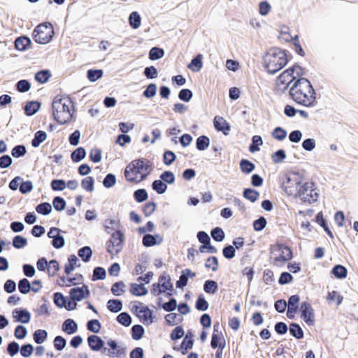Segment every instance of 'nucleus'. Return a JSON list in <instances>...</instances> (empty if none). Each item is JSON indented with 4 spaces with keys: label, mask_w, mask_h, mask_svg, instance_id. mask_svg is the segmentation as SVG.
Here are the masks:
<instances>
[{
    "label": "nucleus",
    "mask_w": 358,
    "mask_h": 358,
    "mask_svg": "<svg viewBox=\"0 0 358 358\" xmlns=\"http://www.w3.org/2000/svg\"><path fill=\"white\" fill-rule=\"evenodd\" d=\"M160 179L164 182L168 184H173L175 182V176L172 171H165L159 176Z\"/></svg>",
    "instance_id": "774afa93"
},
{
    "label": "nucleus",
    "mask_w": 358,
    "mask_h": 358,
    "mask_svg": "<svg viewBox=\"0 0 358 358\" xmlns=\"http://www.w3.org/2000/svg\"><path fill=\"white\" fill-rule=\"evenodd\" d=\"M125 285L122 281L115 282L111 287V292L114 296H120L125 292Z\"/></svg>",
    "instance_id": "6e6d98bb"
},
{
    "label": "nucleus",
    "mask_w": 358,
    "mask_h": 358,
    "mask_svg": "<svg viewBox=\"0 0 358 358\" xmlns=\"http://www.w3.org/2000/svg\"><path fill=\"white\" fill-rule=\"evenodd\" d=\"M331 273L337 279H344L347 277L348 270L344 266L336 264L332 268Z\"/></svg>",
    "instance_id": "393cba45"
},
{
    "label": "nucleus",
    "mask_w": 358,
    "mask_h": 358,
    "mask_svg": "<svg viewBox=\"0 0 358 358\" xmlns=\"http://www.w3.org/2000/svg\"><path fill=\"white\" fill-rule=\"evenodd\" d=\"M129 291L132 295L136 296H145L148 292V289L142 283H131Z\"/></svg>",
    "instance_id": "5701e85b"
},
{
    "label": "nucleus",
    "mask_w": 358,
    "mask_h": 358,
    "mask_svg": "<svg viewBox=\"0 0 358 358\" xmlns=\"http://www.w3.org/2000/svg\"><path fill=\"white\" fill-rule=\"evenodd\" d=\"M202 58V55L198 54L192 59L188 68L194 72L200 71L203 66Z\"/></svg>",
    "instance_id": "cd10ccee"
},
{
    "label": "nucleus",
    "mask_w": 358,
    "mask_h": 358,
    "mask_svg": "<svg viewBox=\"0 0 358 358\" xmlns=\"http://www.w3.org/2000/svg\"><path fill=\"white\" fill-rule=\"evenodd\" d=\"M152 188L159 194H164L167 189V185L161 179L152 182Z\"/></svg>",
    "instance_id": "49530a36"
},
{
    "label": "nucleus",
    "mask_w": 358,
    "mask_h": 358,
    "mask_svg": "<svg viewBox=\"0 0 358 358\" xmlns=\"http://www.w3.org/2000/svg\"><path fill=\"white\" fill-rule=\"evenodd\" d=\"M62 329L68 334H73L77 331L78 325L73 319L69 318L63 322Z\"/></svg>",
    "instance_id": "b1692460"
},
{
    "label": "nucleus",
    "mask_w": 358,
    "mask_h": 358,
    "mask_svg": "<svg viewBox=\"0 0 358 358\" xmlns=\"http://www.w3.org/2000/svg\"><path fill=\"white\" fill-rule=\"evenodd\" d=\"M275 250L280 252L279 255L274 259V264L276 266H280L293 257L291 248L284 244L275 245Z\"/></svg>",
    "instance_id": "6e6552de"
},
{
    "label": "nucleus",
    "mask_w": 358,
    "mask_h": 358,
    "mask_svg": "<svg viewBox=\"0 0 358 358\" xmlns=\"http://www.w3.org/2000/svg\"><path fill=\"white\" fill-rule=\"evenodd\" d=\"M296 89H297L296 87H291L289 93L292 99L296 103L305 107H312L315 106L316 93L313 94L312 91L296 90Z\"/></svg>",
    "instance_id": "39448f33"
},
{
    "label": "nucleus",
    "mask_w": 358,
    "mask_h": 358,
    "mask_svg": "<svg viewBox=\"0 0 358 358\" xmlns=\"http://www.w3.org/2000/svg\"><path fill=\"white\" fill-rule=\"evenodd\" d=\"M69 264L65 265L64 271L68 275L75 269V266H80V264L77 265L79 262L78 257L75 255H71L68 258Z\"/></svg>",
    "instance_id": "f704fd0d"
},
{
    "label": "nucleus",
    "mask_w": 358,
    "mask_h": 358,
    "mask_svg": "<svg viewBox=\"0 0 358 358\" xmlns=\"http://www.w3.org/2000/svg\"><path fill=\"white\" fill-rule=\"evenodd\" d=\"M87 343L90 349L93 351H99L104 345V341L96 335H90L87 338Z\"/></svg>",
    "instance_id": "f3484780"
},
{
    "label": "nucleus",
    "mask_w": 358,
    "mask_h": 358,
    "mask_svg": "<svg viewBox=\"0 0 358 358\" xmlns=\"http://www.w3.org/2000/svg\"><path fill=\"white\" fill-rule=\"evenodd\" d=\"M32 35L36 43L47 44L53 37V26L50 22L41 23L34 28Z\"/></svg>",
    "instance_id": "20e7f679"
},
{
    "label": "nucleus",
    "mask_w": 358,
    "mask_h": 358,
    "mask_svg": "<svg viewBox=\"0 0 358 358\" xmlns=\"http://www.w3.org/2000/svg\"><path fill=\"white\" fill-rule=\"evenodd\" d=\"M163 237L159 234H145L142 239V244L146 248L160 245L163 242Z\"/></svg>",
    "instance_id": "ddd939ff"
},
{
    "label": "nucleus",
    "mask_w": 358,
    "mask_h": 358,
    "mask_svg": "<svg viewBox=\"0 0 358 358\" xmlns=\"http://www.w3.org/2000/svg\"><path fill=\"white\" fill-rule=\"evenodd\" d=\"M208 307L209 304L208 301L205 299L203 294H200L195 303L196 309L200 311H206L208 310Z\"/></svg>",
    "instance_id": "3c124183"
},
{
    "label": "nucleus",
    "mask_w": 358,
    "mask_h": 358,
    "mask_svg": "<svg viewBox=\"0 0 358 358\" xmlns=\"http://www.w3.org/2000/svg\"><path fill=\"white\" fill-rule=\"evenodd\" d=\"M290 334L296 339H301L304 336V332L301 326L295 322H292L289 327Z\"/></svg>",
    "instance_id": "a878e982"
},
{
    "label": "nucleus",
    "mask_w": 358,
    "mask_h": 358,
    "mask_svg": "<svg viewBox=\"0 0 358 358\" xmlns=\"http://www.w3.org/2000/svg\"><path fill=\"white\" fill-rule=\"evenodd\" d=\"M272 136L278 141H283L287 136V131L280 127H275L272 131Z\"/></svg>",
    "instance_id": "13d9d810"
},
{
    "label": "nucleus",
    "mask_w": 358,
    "mask_h": 358,
    "mask_svg": "<svg viewBox=\"0 0 358 358\" xmlns=\"http://www.w3.org/2000/svg\"><path fill=\"white\" fill-rule=\"evenodd\" d=\"M78 255L83 262H88L92 256V250L90 246H84L78 250Z\"/></svg>",
    "instance_id": "72a5a7b5"
},
{
    "label": "nucleus",
    "mask_w": 358,
    "mask_h": 358,
    "mask_svg": "<svg viewBox=\"0 0 358 358\" xmlns=\"http://www.w3.org/2000/svg\"><path fill=\"white\" fill-rule=\"evenodd\" d=\"M203 289L207 294H213L217 291L218 285L215 280H207L204 282Z\"/></svg>",
    "instance_id": "ea45409f"
},
{
    "label": "nucleus",
    "mask_w": 358,
    "mask_h": 358,
    "mask_svg": "<svg viewBox=\"0 0 358 358\" xmlns=\"http://www.w3.org/2000/svg\"><path fill=\"white\" fill-rule=\"evenodd\" d=\"M134 197L137 202L141 203L148 199V194L145 189H138L134 192Z\"/></svg>",
    "instance_id": "680f3d73"
},
{
    "label": "nucleus",
    "mask_w": 358,
    "mask_h": 358,
    "mask_svg": "<svg viewBox=\"0 0 358 358\" xmlns=\"http://www.w3.org/2000/svg\"><path fill=\"white\" fill-rule=\"evenodd\" d=\"M51 188L53 191H62L66 187V182L62 179H54L51 181Z\"/></svg>",
    "instance_id": "052dcab7"
},
{
    "label": "nucleus",
    "mask_w": 358,
    "mask_h": 358,
    "mask_svg": "<svg viewBox=\"0 0 358 358\" xmlns=\"http://www.w3.org/2000/svg\"><path fill=\"white\" fill-rule=\"evenodd\" d=\"M264 66L270 74H275L281 70L288 62L285 50L273 48L263 57Z\"/></svg>",
    "instance_id": "7ed1b4c3"
},
{
    "label": "nucleus",
    "mask_w": 358,
    "mask_h": 358,
    "mask_svg": "<svg viewBox=\"0 0 358 358\" xmlns=\"http://www.w3.org/2000/svg\"><path fill=\"white\" fill-rule=\"evenodd\" d=\"M47 138V134L42 130L37 131L34 134V138L31 140V145L34 148H38Z\"/></svg>",
    "instance_id": "473e14b6"
},
{
    "label": "nucleus",
    "mask_w": 358,
    "mask_h": 358,
    "mask_svg": "<svg viewBox=\"0 0 358 358\" xmlns=\"http://www.w3.org/2000/svg\"><path fill=\"white\" fill-rule=\"evenodd\" d=\"M159 283L162 288L164 289V291H170L172 292L173 290V285L171 282V278L169 275L163 274L159 277Z\"/></svg>",
    "instance_id": "bb28decb"
},
{
    "label": "nucleus",
    "mask_w": 358,
    "mask_h": 358,
    "mask_svg": "<svg viewBox=\"0 0 358 358\" xmlns=\"http://www.w3.org/2000/svg\"><path fill=\"white\" fill-rule=\"evenodd\" d=\"M103 71L101 69H90L87 71V77L91 82H95L103 76Z\"/></svg>",
    "instance_id": "09e8293b"
},
{
    "label": "nucleus",
    "mask_w": 358,
    "mask_h": 358,
    "mask_svg": "<svg viewBox=\"0 0 358 358\" xmlns=\"http://www.w3.org/2000/svg\"><path fill=\"white\" fill-rule=\"evenodd\" d=\"M117 322L124 327H129L131 325L132 318L130 315L127 312H122L119 314L116 318Z\"/></svg>",
    "instance_id": "37998d69"
},
{
    "label": "nucleus",
    "mask_w": 358,
    "mask_h": 358,
    "mask_svg": "<svg viewBox=\"0 0 358 358\" xmlns=\"http://www.w3.org/2000/svg\"><path fill=\"white\" fill-rule=\"evenodd\" d=\"M315 185L313 182H305L303 185L300 186L299 188L298 187L295 196H298L302 199V197H303V196H307L309 189H310V188L313 187Z\"/></svg>",
    "instance_id": "8fccbe9b"
},
{
    "label": "nucleus",
    "mask_w": 358,
    "mask_h": 358,
    "mask_svg": "<svg viewBox=\"0 0 358 358\" xmlns=\"http://www.w3.org/2000/svg\"><path fill=\"white\" fill-rule=\"evenodd\" d=\"M13 317L17 322L23 324L29 323L31 320L30 313L23 308H15L13 311Z\"/></svg>",
    "instance_id": "4468645a"
},
{
    "label": "nucleus",
    "mask_w": 358,
    "mask_h": 358,
    "mask_svg": "<svg viewBox=\"0 0 358 358\" xmlns=\"http://www.w3.org/2000/svg\"><path fill=\"white\" fill-rule=\"evenodd\" d=\"M145 332V329L142 325L135 324L131 327V337L134 340H140Z\"/></svg>",
    "instance_id": "79ce46f5"
},
{
    "label": "nucleus",
    "mask_w": 358,
    "mask_h": 358,
    "mask_svg": "<svg viewBox=\"0 0 358 358\" xmlns=\"http://www.w3.org/2000/svg\"><path fill=\"white\" fill-rule=\"evenodd\" d=\"M301 182L299 180V174L293 173L291 175H286L285 180L282 182L281 187L287 195H295L298 187Z\"/></svg>",
    "instance_id": "423d86ee"
},
{
    "label": "nucleus",
    "mask_w": 358,
    "mask_h": 358,
    "mask_svg": "<svg viewBox=\"0 0 358 358\" xmlns=\"http://www.w3.org/2000/svg\"><path fill=\"white\" fill-rule=\"evenodd\" d=\"M150 162L145 158L133 160L129 163L125 170L126 179L132 182H138L146 179L151 171Z\"/></svg>",
    "instance_id": "f03ea898"
},
{
    "label": "nucleus",
    "mask_w": 358,
    "mask_h": 358,
    "mask_svg": "<svg viewBox=\"0 0 358 358\" xmlns=\"http://www.w3.org/2000/svg\"><path fill=\"white\" fill-rule=\"evenodd\" d=\"M31 44V41L28 36H22L18 37L15 41V47L17 50L24 51Z\"/></svg>",
    "instance_id": "4be33fe9"
},
{
    "label": "nucleus",
    "mask_w": 358,
    "mask_h": 358,
    "mask_svg": "<svg viewBox=\"0 0 358 358\" xmlns=\"http://www.w3.org/2000/svg\"><path fill=\"white\" fill-rule=\"evenodd\" d=\"M301 317L303 321L309 326L315 324V313L312 306L306 302L303 301L300 307Z\"/></svg>",
    "instance_id": "1a4fd4ad"
},
{
    "label": "nucleus",
    "mask_w": 358,
    "mask_h": 358,
    "mask_svg": "<svg viewBox=\"0 0 358 358\" xmlns=\"http://www.w3.org/2000/svg\"><path fill=\"white\" fill-rule=\"evenodd\" d=\"M50 76L51 73L49 70H41L35 74V79L39 83L44 84L48 81Z\"/></svg>",
    "instance_id": "a19ab883"
},
{
    "label": "nucleus",
    "mask_w": 358,
    "mask_h": 358,
    "mask_svg": "<svg viewBox=\"0 0 358 358\" xmlns=\"http://www.w3.org/2000/svg\"><path fill=\"white\" fill-rule=\"evenodd\" d=\"M129 22L130 26L136 29L141 26V18L138 12L134 11L129 16Z\"/></svg>",
    "instance_id": "58836bf2"
},
{
    "label": "nucleus",
    "mask_w": 358,
    "mask_h": 358,
    "mask_svg": "<svg viewBox=\"0 0 358 358\" xmlns=\"http://www.w3.org/2000/svg\"><path fill=\"white\" fill-rule=\"evenodd\" d=\"M87 329L92 333L97 334L101 329V324L98 320H90L87 322Z\"/></svg>",
    "instance_id": "603ef678"
},
{
    "label": "nucleus",
    "mask_w": 358,
    "mask_h": 358,
    "mask_svg": "<svg viewBox=\"0 0 358 358\" xmlns=\"http://www.w3.org/2000/svg\"><path fill=\"white\" fill-rule=\"evenodd\" d=\"M210 145V138L205 135L200 136L196 140V148L199 151L206 150Z\"/></svg>",
    "instance_id": "c85d7f7f"
},
{
    "label": "nucleus",
    "mask_w": 358,
    "mask_h": 358,
    "mask_svg": "<svg viewBox=\"0 0 358 358\" xmlns=\"http://www.w3.org/2000/svg\"><path fill=\"white\" fill-rule=\"evenodd\" d=\"M86 157L85 149L83 147L77 148L71 154V158L74 162H80Z\"/></svg>",
    "instance_id": "2f4dec72"
},
{
    "label": "nucleus",
    "mask_w": 358,
    "mask_h": 358,
    "mask_svg": "<svg viewBox=\"0 0 358 358\" xmlns=\"http://www.w3.org/2000/svg\"><path fill=\"white\" fill-rule=\"evenodd\" d=\"M32 285H38V287L34 286L31 287L29 281L27 278H22L18 282L19 292L23 294H28L31 290L35 293H37L42 288V282L39 280H34L32 282Z\"/></svg>",
    "instance_id": "9d476101"
},
{
    "label": "nucleus",
    "mask_w": 358,
    "mask_h": 358,
    "mask_svg": "<svg viewBox=\"0 0 358 358\" xmlns=\"http://www.w3.org/2000/svg\"><path fill=\"white\" fill-rule=\"evenodd\" d=\"M318 194L315 191V189L313 187L310 188L309 189L308 193L307 194V196H303L302 197V201L304 202H308L309 203H311L313 202H315L317 200Z\"/></svg>",
    "instance_id": "338daca9"
},
{
    "label": "nucleus",
    "mask_w": 358,
    "mask_h": 358,
    "mask_svg": "<svg viewBox=\"0 0 358 358\" xmlns=\"http://www.w3.org/2000/svg\"><path fill=\"white\" fill-rule=\"evenodd\" d=\"M52 207L50 203L48 202H43L40 204H38L36 208V210L38 213L47 215L50 214L52 211Z\"/></svg>",
    "instance_id": "864d4df0"
},
{
    "label": "nucleus",
    "mask_w": 358,
    "mask_h": 358,
    "mask_svg": "<svg viewBox=\"0 0 358 358\" xmlns=\"http://www.w3.org/2000/svg\"><path fill=\"white\" fill-rule=\"evenodd\" d=\"M41 102L38 101H29L24 107V113L27 116L35 115L40 109Z\"/></svg>",
    "instance_id": "412c9836"
},
{
    "label": "nucleus",
    "mask_w": 358,
    "mask_h": 358,
    "mask_svg": "<svg viewBox=\"0 0 358 358\" xmlns=\"http://www.w3.org/2000/svg\"><path fill=\"white\" fill-rule=\"evenodd\" d=\"M107 308L112 313H118L122 309V302L119 299H110L107 303Z\"/></svg>",
    "instance_id": "e433bc0d"
},
{
    "label": "nucleus",
    "mask_w": 358,
    "mask_h": 358,
    "mask_svg": "<svg viewBox=\"0 0 358 358\" xmlns=\"http://www.w3.org/2000/svg\"><path fill=\"white\" fill-rule=\"evenodd\" d=\"M286 158L285 151L282 149L278 150L273 153L271 156L272 161L274 164L282 162Z\"/></svg>",
    "instance_id": "bf43d9fd"
},
{
    "label": "nucleus",
    "mask_w": 358,
    "mask_h": 358,
    "mask_svg": "<svg viewBox=\"0 0 358 358\" xmlns=\"http://www.w3.org/2000/svg\"><path fill=\"white\" fill-rule=\"evenodd\" d=\"M48 338V332L44 329H37L33 334V339L37 344L43 343Z\"/></svg>",
    "instance_id": "4c0bfd02"
},
{
    "label": "nucleus",
    "mask_w": 358,
    "mask_h": 358,
    "mask_svg": "<svg viewBox=\"0 0 358 358\" xmlns=\"http://www.w3.org/2000/svg\"><path fill=\"white\" fill-rule=\"evenodd\" d=\"M196 275L195 273L192 272L189 268H185L182 271L179 280L176 281V285L177 288H183L187 285L188 278H194Z\"/></svg>",
    "instance_id": "a211bd4d"
},
{
    "label": "nucleus",
    "mask_w": 358,
    "mask_h": 358,
    "mask_svg": "<svg viewBox=\"0 0 358 358\" xmlns=\"http://www.w3.org/2000/svg\"><path fill=\"white\" fill-rule=\"evenodd\" d=\"M316 222L324 229L330 238H334V235L328 227L327 221L324 219L322 212H320L316 215Z\"/></svg>",
    "instance_id": "c9c22d12"
},
{
    "label": "nucleus",
    "mask_w": 358,
    "mask_h": 358,
    "mask_svg": "<svg viewBox=\"0 0 358 358\" xmlns=\"http://www.w3.org/2000/svg\"><path fill=\"white\" fill-rule=\"evenodd\" d=\"M94 180L92 176H87L81 181V187L85 191L92 192L94 191Z\"/></svg>",
    "instance_id": "c03bdc74"
},
{
    "label": "nucleus",
    "mask_w": 358,
    "mask_h": 358,
    "mask_svg": "<svg viewBox=\"0 0 358 358\" xmlns=\"http://www.w3.org/2000/svg\"><path fill=\"white\" fill-rule=\"evenodd\" d=\"M27 244V239L22 236L17 235L13 238V246L16 249H21Z\"/></svg>",
    "instance_id": "4d7b16f0"
},
{
    "label": "nucleus",
    "mask_w": 358,
    "mask_h": 358,
    "mask_svg": "<svg viewBox=\"0 0 358 358\" xmlns=\"http://www.w3.org/2000/svg\"><path fill=\"white\" fill-rule=\"evenodd\" d=\"M123 243L124 234L120 230H116L112 234L110 238L106 243L107 252L113 255V249H114L115 253L118 254L123 248Z\"/></svg>",
    "instance_id": "0eeeda50"
},
{
    "label": "nucleus",
    "mask_w": 358,
    "mask_h": 358,
    "mask_svg": "<svg viewBox=\"0 0 358 358\" xmlns=\"http://www.w3.org/2000/svg\"><path fill=\"white\" fill-rule=\"evenodd\" d=\"M292 87H296L297 89L296 90L312 91L313 94H315V91L310 82L304 78H297Z\"/></svg>",
    "instance_id": "dca6fc26"
},
{
    "label": "nucleus",
    "mask_w": 358,
    "mask_h": 358,
    "mask_svg": "<svg viewBox=\"0 0 358 358\" xmlns=\"http://www.w3.org/2000/svg\"><path fill=\"white\" fill-rule=\"evenodd\" d=\"M240 169L243 173L249 174L255 170V165L248 159H242L240 161Z\"/></svg>",
    "instance_id": "c756f323"
},
{
    "label": "nucleus",
    "mask_w": 358,
    "mask_h": 358,
    "mask_svg": "<svg viewBox=\"0 0 358 358\" xmlns=\"http://www.w3.org/2000/svg\"><path fill=\"white\" fill-rule=\"evenodd\" d=\"M16 90L19 92L24 93L31 88V84L27 80H20L15 85Z\"/></svg>",
    "instance_id": "69168bd1"
},
{
    "label": "nucleus",
    "mask_w": 358,
    "mask_h": 358,
    "mask_svg": "<svg viewBox=\"0 0 358 358\" xmlns=\"http://www.w3.org/2000/svg\"><path fill=\"white\" fill-rule=\"evenodd\" d=\"M243 196L245 199L254 203L258 199L259 192L252 188H245L243 192Z\"/></svg>",
    "instance_id": "7c9ffc66"
},
{
    "label": "nucleus",
    "mask_w": 358,
    "mask_h": 358,
    "mask_svg": "<svg viewBox=\"0 0 358 358\" xmlns=\"http://www.w3.org/2000/svg\"><path fill=\"white\" fill-rule=\"evenodd\" d=\"M136 303H137V301ZM138 303L141 305V307L139 310V314H136V316L140 318L143 323L148 324H152L154 319L152 311L147 306H142V303L138 302Z\"/></svg>",
    "instance_id": "f8f14e48"
},
{
    "label": "nucleus",
    "mask_w": 358,
    "mask_h": 358,
    "mask_svg": "<svg viewBox=\"0 0 358 358\" xmlns=\"http://www.w3.org/2000/svg\"><path fill=\"white\" fill-rule=\"evenodd\" d=\"M52 204L55 210L62 211L65 208L66 203L64 198L57 196L53 199Z\"/></svg>",
    "instance_id": "0e129e2a"
},
{
    "label": "nucleus",
    "mask_w": 358,
    "mask_h": 358,
    "mask_svg": "<svg viewBox=\"0 0 358 358\" xmlns=\"http://www.w3.org/2000/svg\"><path fill=\"white\" fill-rule=\"evenodd\" d=\"M213 239L217 242H221L224 240L225 234L222 228L217 227L210 231Z\"/></svg>",
    "instance_id": "5fc2aeb1"
},
{
    "label": "nucleus",
    "mask_w": 358,
    "mask_h": 358,
    "mask_svg": "<svg viewBox=\"0 0 358 358\" xmlns=\"http://www.w3.org/2000/svg\"><path fill=\"white\" fill-rule=\"evenodd\" d=\"M295 71V68H289L284 71L278 78V80L280 84H285L287 80L291 78L289 81H288L287 85H289L291 83L296 80V76H294Z\"/></svg>",
    "instance_id": "aec40b11"
},
{
    "label": "nucleus",
    "mask_w": 358,
    "mask_h": 358,
    "mask_svg": "<svg viewBox=\"0 0 358 358\" xmlns=\"http://www.w3.org/2000/svg\"><path fill=\"white\" fill-rule=\"evenodd\" d=\"M214 127L218 131H222L227 135L231 129L229 124L222 117L215 116L213 120Z\"/></svg>",
    "instance_id": "2eb2a0df"
},
{
    "label": "nucleus",
    "mask_w": 358,
    "mask_h": 358,
    "mask_svg": "<svg viewBox=\"0 0 358 358\" xmlns=\"http://www.w3.org/2000/svg\"><path fill=\"white\" fill-rule=\"evenodd\" d=\"M157 87L155 83L149 84L143 91V95L147 99H151L156 95Z\"/></svg>",
    "instance_id": "e2e57ef3"
},
{
    "label": "nucleus",
    "mask_w": 358,
    "mask_h": 358,
    "mask_svg": "<svg viewBox=\"0 0 358 358\" xmlns=\"http://www.w3.org/2000/svg\"><path fill=\"white\" fill-rule=\"evenodd\" d=\"M73 103L69 96H56L52 103L53 118L59 124H65L73 118Z\"/></svg>",
    "instance_id": "f257e3e1"
},
{
    "label": "nucleus",
    "mask_w": 358,
    "mask_h": 358,
    "mask_svg": "<svg viewBox=\"0 0 358 358\" xmlns=\"http://www.w3.org/2000/svg\"><path fill=\"white\" fill-rule=\"evenodd\" d=\"M106 277V271L104 268L96 266L93 270L92 280L96 281L99 280H104Z\"/></svg>",
    "instance_id": "a18cd8bd"
},
{
    "label": "nucleus",
    "mask_w": 358,
    "mask_h": 358,
    "mask_svg": "<svg viewBox=\"0 0 358 358\" xmlns=\"http://www.w3.org/2000/svg\"><path fill=\"white\" fill-rule=\"evenodd\" d=\"M69 294L73 300L80 301L82 299L87 298L90 292L88 287L86 285H83L82 287H77L72 288Z\"/></svg>",
    "instance_id": "9b49d317"
},
{
    "label": "nucleus",
    "mask_w": 358,
    "mask_h": 358,
    "mask_svg": "<svg viewBox=\"0 0 358 358\" xmlns=\"http://www.w3.org/2000/svg\"><path fill=\"white\" fill-rule=\"evenodd\" d=\"M164 55V50L158 47L152 48L149 52V59L152 61L161 59Z\"/></svg>",
    "instance_id": "de8ad7c7"
},
{
    "label": "nucleus",
    "mask_w": 358,
    "mask_h": 358,
    "mask_svg": "<svg viewBox=\"0 0 358 358\" xmlns=\"http://www.w3.org/2000/svg\"><path fill=\"white\" fill-rule=\"evenodd\" d=\"M225 344V340L222 333H213L210 341L212 348L224 349Z\"/></svg>",
    "instance_id": "6ab92c4d"
}]
</instances>
